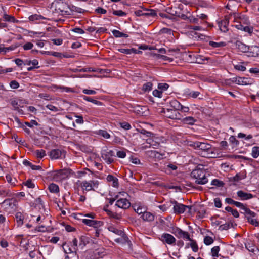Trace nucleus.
I'll return each mask as SVG.
<instances>
[{
  "instance_id": "obj_1",
  "label": "nucleus",
  "mask_w": 259,
  "mask_h": 259,
  "mask_svg": "<svg viewBox=\"0 0 259 259\" xmlns=\"http://www.w3.org/2000/svg\"><path fill=\"white\" fill-rule=\"evenodd\" d=\"M191 176L196 179L195 183L197 184L204 185L208 182L205 172L199 169L193 170L191 173Z\"/></svg>"
},
{
  "instance_id": "obj_2",
  "label": "nucleus",
  "mask_w": 259,
  "mask_h": 259,
  "mask_svg": "<svg viewBox=\"0 0 259 259\" xmlns=\"http://www.w3.org/2000/svg\"><path fill=\"white\" fill-rule=\"evenodd\" d=\"M55 10L62 15H70L71 11L69 5L63 2H58L56 4Z\"/></svg>"
},
{
  "instance_id": "obj_3",
  "label": "nucleus",
  "mask_w": 259,
  "mask_h": 259,
  "mask_svg": "<svg viewBox=\"0 0 259 259\" xmlns=\"http://www.w3.org/2000/svg\"><path fill=\"white\" fill-rule=\"evenodd\" d=\"M197 150L203 157H207L212 151L211 145L208 143L200 142Z\"/></svg>"
},
{
  "instance_id": "obj_4",
  "label": "nucleus",
  "mask_w": 259,
  "mask_h": 259,
  "mask_svg": "<svg viewBox=\"0 0 259 259\" xmlns=\"http://www.w3.org/2000/svg\"><path fill=\"white\" fill-rule=\"evenodd\" d=\"M170 202L174 204V212L176 214L183 213L185 211L186 208H189V210H191L192 208V206H188L179 203L176 200L171 201Z\"/></svg>"
},
{
  "instance_id": "obj_5",
  "label": "nucleus",
  "mask_w": 259,
  "mask_h": 259,
  "mask_svg": "<svg viewBox=\"0 0 259 259\" xmlns=\"http://www.w3.org/2000/svg\"><path fill=\"white\" fill-rule=\"evenodd\" d=\"M115 156L114 152L111 150H104L102 152L101 156L105 161L108 164L114 161L113 157Z\"/></svg>"
},
{
  "instance_id": "obj_6",
  "label": "nucleus",
  "mask_w": 259,
  "mask_h": 259,
  "mask_svg": "<svg viewBox=\"0 0 259 259\" xmlns=\"http://www.w3.org/2000/svg\"><path fill=\"white\" fill-rule=\"evenodd\" d=\"M160 239L163 243L171 245H175L176 241V238L172 235L166 233L161 235Z\"/></svg>"
},
{
  "instance_id": "obj_7",
  "label": "nucleus",
  "mask_w": 259,
  "mask_h": 259,
  "mask_svg": "<svg viewBox=\"0 0 259 259\" xmlns=\"http://www.w3.org/2000/svg\"><path fill=\"white\" fill-rule=\"evenodd\" d=\"M49 156L52 159H62L65 156V152L59 149H52L49 153Z\"/></svg>"
},
{
  "instance_id": "obj_8",
  "label": "nucleus",
  "mask_w": 259,
  "mask_h": 259,
  "mask_svg": "<svg viewBox=\"0 0 259 259\" xmlns=\"http://www.w3.org/2000/svg\"><path fill=\"white\" fill-rule=\"evenodd\" d=\"M82 222L86 225L93 227L95 228H98L103 225V222L100 221L84 219L82 220Z\"/></svg>"
},
{
  "instance_id": "obj_9",
  "label": "nucleus",
  "mask_w": 259,
  "mask_h": 259,
  "mask_svg": "<svg viewBox=\"0 0 259 259\" xmlns=\"http://www.w3.org/2000/svg\"><path fill=\"white\" fill-rule=\"evenodd\" d=\"M174 233L178 238H183V239H186L188 240H191L189 233L182 230L179 228H176L175 229Z\"/></svg>"
},
{
  "instance_id": "obj_10",
  "label": "nucleus",
  "mask_w": 259,
  "mask_h": 259,
  "mask_svg": "<svg viewBox=\"0 0 259 259\" xmlns=\"http://www.w3.org/2000/svg\"><path fill=\"white\" fill-rule=\"evenodd\" d=\"M115 205L120 208L125 209L130 207L131 203L127 199L122 198L116 201Z\"/></svg>"
},
{
  "instance_id": "obj_11",
  "label": "nucleus",
  "mask_w": 259,
  "mask_h": 259,
  "mask_svg": "<svg viewBox=\"0 0 259 259\" xmlns=\"http://www.w3.org/2000/svg\"><path fill=\"white\" fill-rule=\"evenodd\" d=\"M163 111L164 115L166 117L172 119L178 118V114L179 115V113L177 111L169 108H167L166 110Z\"/></svg>"
},
{
  "instance_id": "obj_12",
  "label": "nucleus",
  "mask_w": 259,
  "mask_h": 259,
  "mask_svg": "<svg viewBox=\"0 0 259 259\" xmlns=\"http://www.w3.org/2000/svg\"><path fill=\"white\" fill-rule=\"evenodd\" d=\"M229 23V17L225 16L223 20L219 23V27L221 31L225 32L228 31V25Z\"/></svg>"
},
{
  "instance_id": "obj_13",
  "label": "nucleus",
  "mask_w": 259,
  "mask_h": 259,
  "mask_svg": "<svg viewBox=\"0 0 259 259\" xmlns=\"http://www.w3.org/2000/svg\"><path fill=\"white\" fill-rule=\"evenodd\" d=\"M237 195L241 200H247L253 197L252 194L245 192L242 190L238 191L237 192Z\"/></svg>"
},
{
  "instance_id": "obj_14",
  "label": "nucleus",
  "mask_w": 259,
  "mask_h": 259,
  "mask_svg": "<svg viewBox=\"0 0 259 259\" xmlns=\"http://www.w3.org/2000/svg\"><path fill=\"white\" fill-rule=\"evenodd\" d=\"M108 229L109 231L113 232V233L117 234L119 236H120L121 237L123 238L124 240H125L126 238H127L125 235V234L123 231L118 229L117 228L114 227L113 226H109Z\"/></svg>"
},
{
  "instance_id": "obj_15",
  "label": "nucleus",
  "mask_w": 259,
  "mask_h": 259,
  "mask_svg": "<svg viewBox=\"0 0 259 259\" xmlns=\"http://www.w3.org/2000/svg\"><path fill=\"white\" fill-rule=\"evenodd\" d=\"M146 155L151 158H161L162 155L157 151L155 150H148L146 152Z\"/></svg>"
},
{
  "instance_id": "obj_16",
  "label": "nucleus",
  "mask_w": 259,
  "mask_h": 259,
  "mask_svg": "<svg viewBox=\"0 0 259 259\" xmlns=\"http://www.w3.org/2000/svg\"><path fill=\"white\" fill-rule=\"evenodd\" d=\"M248 56L256 57L259 55V47L256 46H252L249 47V50L248 52Z\"/></svg>"
},
{
  "instance_id": "obj_17",
  "label": "nucleus",
  "mask_w": 259,
  "mask_h": 259,
  "mask_svg": "<svg viewBox=\"0 0 259 259\" xmlns=\"http://www.w3.org/2000/svg\"><path fill=\"white\" fill-rule=\"evenodd\" d=\"M236 46L239 51L243 53H248V52L249 50V47L246 46V45L240 41L236 42Z\"/></svg>"
},
{
  "instance_id": "obj_18",
  "label": "nucleus",
  "mask_w": 259,
  "mask_h": 259,
  "mask_svg": "<svg viewBox=\"0 0 259 259\" xmlns=\"http://www.w3.org/2000/svg\"><path fill=\"white\" fill-rule=\"evenodd\" d=\"M141 218L144 221L152 222L154 220V215L147 211L143 213Z\"/></svg>"
},
{
  "instance_id": "obj_19",
  "label": "nucleus",
  "mask_w": 259,
  "mask_h": 259,
  "mask_svg": "<svg viewBox=\"0 0 259 259\" xmlns=\"http://www.w3.org/2000/svg\"><path fill=\"white\" fill-rule=\"evenodd\" d=\"M247 78L240 77H235L232 78V81L236 82L239 85H246L247 84Z\"/></svg>"
},
{
  "instance_id": "obj_20",
  "label": "nucleus",
  "mask_w": 259,
  "mask_h": 259,
  "mask_svg": "<svg viewBox=\"0 0 259 259\" xmlns=\"http://www.w3.org/2000/svg\"><path fill=\"white\" fill-rule=\"evenodd\" d=\"M19 45L18 44L12 45L9 47H0V53H6L9 51L14 50L16 48L18 47Z\"/></svg>"
},
{
  "instance_id": "obj_21",
  "label": "nucleus",
  "mask_w": 259,
  "mask_h": 259,
  "mask_svg": "<svg viewBox=\"0 0 259 259\" xmlns=\"http://www.w3.org/2000/svg\"><path fill=\"white\" fill-rule=\"evenodd\" d=\"M24 215L21 212H17L15 214V219L18 226H22L23 224Z\"/></svg>"
},
{
  "instance_id": "obj_22",
  "label": "nucleus",
  "mask_w": 259,
  "mask_h": 259,
  "mask_svg": "<svg viewBox=\"0 0 259 259\" xmlns=\"http://www.w3.org/2000/svg\"><path fill=\"white\" fill-rule=\"evenodd\" d=\"M243 176H241L239 174H237L235 176L229 178V181L233 185H235L236 182L243 179Z\"/></svg>"
},
{
  "instance_id": "obj_23",
  "label": "nucleus",
  "mask_w": 259,
  "mask_h": 259,
  "mask_svg": "<svg viewBox=\"0 0 259 259\" xmlns=\"http://www.w3.org/2000/svg\"><path fill=\"white\" fill-rule=\"evenodd\" d=\"M169 104L170 107L172 108V109L175 110L176 111L179 110L180 109V108H181V104L176 100H171Z\"/></svg>"
},
{
  "instance_id": "obj_24",
  "label": "nucleus",
  "mask_w": 259,
  "mask_h": 259,
  "mask_svg": "<svg viewBox=\"0 0 259 259\" xmlns=\"http://www.w3.org/2000/svg\"><path fill=\"white\" fill-rule=\"evenodd\" d=\"M69 9H70L71 13V15H73L74 13H83L85 12V10L82 8L77 7L73 5H69Z\"/></svg>"
},
{
  "instance_id": "obj_25",
  "label": "nucleus",
  "mask_w": 259,
  "mask_h": 259,
  "mask_svg": "<svg viewBox=\"0 0 259 259\" xmlns=\"http://www.w3.org/2000/svg\"><path fill=\"white\" fill-rule=\"evenodd\" d=\"M107 180L108 182H112V186L114 187H118V179L112 175H109L107 177Z\"/></svg>"
},
{
  "instance_id": "obj_26",
  "label": "nucleus",
  "mask_w": 259,
  "mask_h": 259,
  "mask_svg": "<svg viewBox=\"0 0 259 259\" xmlns=\"http://www.w3.org/2000/svg\"><path fill=\"white\" fill-rule=\"evenodd\" d=\"M44 19H47V18L44 17V16H42L41 15H38V14H36L30 15L29 17V20L30 21H39V20H44Z\"/></svg>"
},
{
  "instance_id": "obj_27",
  "label": "nucleus",
  "mask_w": 259,
  "mask_h": 259,
  "mask_svg": "<svg viewBox=\"0 0 259 259\" xmlns=\"http://www.w3.org/2000/svg\"><path fill=\"white\" fill-rule=\"evenodd\" d=\"M89 243L88 237L84 236H81L79 238V246L82 248L87 244Z\"/></svg>"
},
{
  "instance_id": "obj_28",
  "label": "nucleus",
  "mask_w": 259,
  "mask_h": 259,
  "mask_svg": "<svg viewBox=\"0 0 259 259\" xmlns=\"http://www.w3.org/2000/svg\"><path fill=\"white\" fill-rule=\"evenodd\" d=\"M112 32L113 35L115 37H117V38H119V37L127 38L128 37V35H127V34L121 32L117 30H113L112 31Z\"/></svg>"
},
{
  "instance_id": "obj_29",
  "label": "nucleus",
  "mask_w": 259,
  "mask_h": 259,
  "mask_svg": "<svg viewBox=\"0 0 259 259\" xmlns=\"http://www.w3.org/2000/svg\"><path fill=\"white\" fill-rule=\"evenodd\" d=\"M182 121L183 123L188 124L190 125H193L196 121V120L193 117L188 116L183 119Z\"/></svg>"
},
{
  "instance_id": "obj_30",
  "label": "nucleus",
  "mask_w": 259,
  "mask_h": 259,
  "mask_svg": "<svg viewBox=\"0 0 259 259\" xmlns=\"http://www.w3.org/2000/svg\"><path fill=\"white\" fill-rule=\"evenodd\" d=\"M81 187L83 190L87 191L92 190V185L90 184L89 181H83L81 184Z\"/></svg>"
},
{
  "instance_id": "obj_31",
  "label": "nucleus",
  "mask_w": 259,
  "mask_h": 259,
  "mask_svg": "<svg viewBox=\"0 0 259 259\" xmlns=\"http://www.w3.org/2000/svg\"><path fill=\"white\" fill-rule=\"evenodd\" d=\"M186 94L188 97L193 98H196L200 94V92L198 91H191L189 90L186 91Z\"/></svg>"
},
{
  "instance_id": "obj_32",
  "label": "nucleus",
  "mask_w": 259,
  "mask_h": 259,
  "mask_svg": "<svg viewBox=\"0 0 259 259\" xmlns=\"http://www.w3.org/2000/svg\"><path fill=\"white\" fill-rule=\"evenodd\" d=\"M3 18L5 21L10 22L17 23L18 22V20H16L14 16L6 14L4 15Z\"/></svg>"
},
{
  "instance_id": "obj_33",
  "label": "nucleus",
  "mask_w": 259,
  "mask_h": 259,
  "mask_svg": "<svg viewBox=\"0 0 259 259\" xmlns=\"http://www.w3.org/2000/svg\"><path fill=\"white\" fill-rule=\"evenodd\" d=\"M48 189L51 193H57L59 191L58 186L54 183L50 184L48 187Z\"/></svg>"
},
{
  "instance_id": "obj_34",
  "label": "nucleus",
  "mask_w": 259,
  "mask_h": 259,
  "mask_svg": "<svg viewBox=\"0 0 259 259\" xmlns=\"http://www.w3.org/2000/svg\"><path fill=\"white\" fill-rule=\"evenodd\" d=\"M245 247L249 252L254 254H255L256 251H258L257 247L251 243L246 244Z\"/></svg>"
},
{
  "instance_id": "obj_35",
  "label": "nucleus",
  "mask_w": 259,
  "mask_h": 259,
  "mask_svg": "<svg viewBox=\"0 0 259 259\" xmlns=\"http://www.w3.org/2000/svg\"><path fill=\"white\" fill-rule=\"evenodd\" d=\"M82 98L84 100L88 101V102H91L94 104H96L97 105H102V102H101L98 100H94L91 97H88L86 96H82Z\"/></svg>"
},
{
  "instance_id": "obj_36",
  "label": "nucleus",
  "mask_w": 259,
  "mask_h": 259,
  "mask_svg": "<svg viewBox=\"0 0 259 259\" xmlns=\"http://www.w3.org/2000/svg\"><path fill=\"white\" fill-rule=\"evenodd\" d=\"M209 45L212 48H216L224 47L226 45V44L224 42H216L213 41H210L209 42Z\"/></svg>"
},
{
  "instance_id": "obj_37",
  "label": "nucleus",
  "mask_w": 259,
  "mask_h": 259,
  "mask_svg": "<svg viewBox=\"0 0 259 259\" xmlns=\"http://www.w3.org/2000/svg\"><path fill=\"white\" fill-rule=\"evenodd\" d=\"M225 210L228 212H230L235 218H237L239 217V214L236 209H233L230 206H227L225 208Z\"/></svg>"
},
{
  "instance_id": "obj_38",
  "label": "nucleus",
  "mask_w": 259,
  "mask_h": 259,
  "mask_svg": "<svg viewBox=\"0 0 259 259\" xmlns=\"http://www.w3.org/2000/svg\"><path fill=\"white\" fill-rule=\"evenodd\" d=\"M153 84L151 82L144 83L142 87V90L144 92H149L152 89Z\"/></svg>"
},
{
  "instance_id": "obj_39",
  "label": "nucleus",
  "mask_w": 259,
  "mask_h": 259,
  "mask_svg": "<svg viewBox=\"0 0 259 259\" xmlns=\"http://www.w3.org/2000/svg\"><path fill=\"white\" fill-rule=\"evenodd\" d=\"M34 153L36 156L38 158H42L45 156H46V151L43 149L40 150H36Z\"/></svg>"
},
{
  "instance_id": "obj_40",
  "label": "nucleus",
  "mask_w": 259,
  "mask_h": 259,
  "mask_svg": "<svg viewBox=\"0 0 259 259\" xmlns=\"http://www.w3.org/2000/svg\"><path fill=\"white\" fill-rule=\"evenodd\" d=\"M211 184L217 187H221L224 186V183L218 179H213L211 183Z\"/></svg>"
},
{
  "instance_id": "obj_41",
  "label": "nucleus",
  "mask_w": 259,
  "mask_h": 259,
  "mask_svg": "<svg viewBox=\"0 0 259 259\" xmlns=\"http://www.w3.org/2000/svg\"><path fill=\"white\" fill-rule=\"evenodd\" d=\"M143 15L148 16L152 17H154L157 16V13L156 10L153 9L148 10L146 13H142Z\"/></svg>"
},
{
  "instance_id": "obj_42",
  "label": "nucleus",
  "mask_w": 259,
  "mask_h": 259,
  "mask_svg": "<svg viewBox=\"0 0 259 259\" xmlns=\"http://www.w3.org/2000/svg\"><path fill=\"white\" fill-rule=\"evenodd\" d=\"M251 155L254 158H256L259 156V147L254 146L252 148Z\"/></svg>"
},
{
  "instance_id": "obj_43",
  "label": "nucleus",
  "mask_w": 259,
  "mask_h": 259,
  "mask_svg": "<svg viewBox=\"0 0 259 259\" xmlns=\"http://www.w3.org/2000/svg\"><path fill=\"white\" fill-rule=\"evenodd\" d=\"M58 170L53 171L51 174V177L55 181H60V177Z\"/></svg>"
},
{
  "instance_id": "obj_44",
  "label": "nucleus",
  "mask_w": 259,
  "mask_h": 259,
  "mask_svg": "<svg viewBox=\"0 0 259 259\" xmlns=\"http://www.w3.org/2000/svg\"><path fill=\"white\" fill-rule=\"evenodd\" d=\"M190 241H191L190 245L191 247L192 248L193 251L195 252H197L198 250V245L197 244L196 242L192 239H191V240H190Z\"/></svg>"
},
{
  "instance_id": "obj_45",
  "label": "nucleus",
  "mask_w": 259,
  "mask_h": 259,
  "mask_svg": "<svg viewBox=\"0 0 259 259\" xmlns=\"http://www.w3.org/2000/svg\"><path fill=\"white\" fill-rule=\"evenodd\" d=\"M11 104L13 107L14 110L18 111L19 113H21V111H22V110L19 109L18 102L17 101L12 100L11 102Z\"/></svg>"
},
{
  "instance_id": "obj_46",
  "label": "nucleus",
  "mask_w": 259,
  "mask_h": 259,
  "mask_svg": "<svg viewBox=\"0 0 259 259\" xmlns=\"http://www.w3.org/2000/svg\"><path fill=\"white\" fill-rule=\"evenodd\" d=\"M169 87V85L166 83H159L158 84V88L162 91L167 90Z\"/></svg>"
},
{
  "instance_id": "obj_47",
  "label": "nucleus",
  "mask_w": 259,
  "mask_h": 259,
  "mask_svg": "<svg viewBox=\"0 0 259 259\" xmlns=\"http://www.w3.org/2000/svg\"><path fill=\"white\" fill-rule=\"evenodd\" d=\"M98 134L100 136H102L104 138L108 139L110 138V134L105 130H100L98 131Z\"/></svg>"
},
{
  "instance_id": "obj_48",
  "label": "nucleus",
  "mask_w": 259,
  "mask_h": 259,
  "mask_svg": "<svg viewBox=\"0 0 259 259\" xmlns=\"http://www.w3.org/2000/svg\"><path fill=\"white\" fill-rule=\"evenodd\" d=\"M220 251V247L218 246H214L211 249V254L212 256L217 257L218 256V253Z\"/></svg>"
},
{
  "instance_id": "obj_49",
  "label": "nucleus",
  "mask_w": 259,
  "mask_h": 259,
  "mask_svg": "<svg viewBox=\"0 0 259 259\" xmlns=\"http://www.w3.org/2000/svg\"><path fill=\"white\" fill-rule=\"evenodd\" d=\"M213 242V239L211 237L206 236L204 239V243L206 245H209Z\"/></svg>"
},
{
  "instance_id": "obj_50",
  "label": "nucleus",
  "mask_w": 259,
  "mask_h": 259,
  "mask_svg": "<svg viewBox=\"0 0 259 259\" xmlns=\"http://www.w3.org/2000/svg\"><path fill=\"white\" fill-rule=\"evenodd\" d=\"M229 142L233 145V146H237L239 144V141L234 136H231L229 139Z\"/></svg>"
},
{
  "instance_id": "obj_51",
  "label": "nucleus",
  "mask_w": 259,
  "mask_h": 259,
  "mask_svg": "<svg viewBox=\"0 0 259 259\" xmlns=\"http://www.w3.org/2000/svg\"><path fill=\"white\" fill-rule=\"evenodd\" d=\"M119 125L121 127L125 130H128L131 128V125H130V124L125 121L120 122Z\"/></svg>"
},
{
  "instance_id": "obj_52",
  "label": "nucleus",
  "mask_w": 259,
  "mask_h": 259,
  "mask_svg": "<svg viewBox=\"0 0 259 259\" xmlns=\"http://www.w3.org/2000/svg\"><path fill=\"white\" fill-rule=\"evenodd\" d=\"M7 181L12 185H15V182L17 181L16 179H13L12 176L10 175H8L6 176Z\"/></svg>"
},
{
  "instance_id": "obj_53",
  "label": "nucleus",
  "mask_w": 259,
  "mask_h": 259,
  "mask_svg": "<svg viewBox=\"0 0 259 259\" xmlns=\"http://www.w3.org/2000/svg\"><path fill=\"white\" fill-rule=\"evenodd\" d=\"M10 191L9 189H0V196L2 197H5L9 196Z\"/></svg>"
},
{
  "instance_id": "obj_54",
  "label": "nucleus",
  "mask_w": 259,
  "mask_h": 259,
  "mask_svg": "<svg viewBox=\"0 0 259 259\" xmlns=\"http://www.w3.org/2000/svg\"><path fill=\"white\" fill-rule=\"evenodd\" d=\"M243 31L248 32L250 35H251L253 33V27L249 25H246L244 26Z\"/></svg>"
},
{
  "instance_id": "obj_55",
  "label": "nucleus",
  "mask_w": 259,
  "mask_h": 259,
  "mask_svg": "<svg viewBox=\"0 0 259 259\" xmlns=\"http://www.w3.org/2000/svg\"><path fill=\"white\" fill-rule=\"evenodd\" d=\"M199 142H198V141H196V142L190 141L188 143V145L191 147L194 148L195 149H196L197 150L198 149V147Z\"/></svg>"
},
{
  "instance_id": "obj_56",
  "label": "nucleus",
  "mask_w": 259,
  "mask_h": 259,
  "mask_svg": "<svg viewBox=\"0 0 259 259\" xmlns=\"http://www.w3.org/2000/svg\"><path fill=\"white\" fill-rule=\"evenodd\" d=\"M238 137L239 138H245L246 140H249L252 138V136L251 135L246 136L245 134L239 133L238 134Z\"/></svg>"
},
{
  "instance_id": "obj_57",
  "label": "nucleus",
  "mask_w": 259,
  "mask_h": 259,
  "mask_svg": "<svg viewBox=\"0 0 259 259\" xmlns=\"http://www.w3.org/2000/svg\"><path fill=\"white\" fill-rule=\"evenodd\" d=\"M113 14L118 16H124L126 15V13L122 10H115L113 12Z\"/></svg>"
},
{
  "instance_id": "obj_58",
  "label": "nucleus",
  "mask_w": 259,
  "mask_h": 259,
  "mask_svg": "<svg viewBox=\"0 0 259 259\" xmlns=\"http://www.w3.org/2000/svg\"><path fill=\"white\" fill-rule=\"evenodd\" d=\"M25 124L30 127H32L34 125L37 126L38 123L36 120H31L29 122H25Z\"/></svg>"
},
{
  "instance_id": "obj_59",
  "label": "nucleus",
  "mask_w": 259,
  "mask_h": 259,
  "mask_svg": "<svg viewBox=\"0 0 259 259\" xmlns=\"http://www.w3.org/2000/svg\"><path fill=\"white\" fill-rule=\"evenodd\" d=\"M166 11L171 14L173 16H177L179 11H177V10H175L170 8H168L166 9Z\"/></svg>"
},
{
  "instance_id": "obj_60",
  "label": "nucleus",
  "mask_w": 259,
  "mask_h": 259,
  "mask_svg": "<svg viewBox=\"0 0 259 259\" xmlns=\"http://www.w3.org/2000/svg\"><path fill=\"white\" fill-rule=\"evenodd\" d=\"M23 47L24 50H29L32 49L33 44L30 42H28L26 43Z\"/></svg>"
},
{
  "instance_id": "obj_61",
  "label": "nucleus",
  "mask_w": 259,
  "mask_h": 259,
  "mask_svg": "<svg viewBox=\"0 0 259 259\" xmlns=\"http://www.w3.org/2000/svg\"><path fill=\"white\" fill-rule=\"evenodd\" d=\"M214 203L215 207L217 208H221L222 207V202L219 198H215L214 199Z\"/></svg>"
},
{
  "instance_id": "obj_62",
  "label": "nucleus",
  "mask_w": 259,
  "mask_h": 259,
  "mask_svg": "<svg viewBox=\"0 0 259 259\" xmlns=\"http://www.w3.org/2000/svg\"><path fill=\"white\" fill-rule=\"evenodd\" d=\"M35 231L37 232H44L47 231V228L44 225H40L35 228Z\"/></svg>"
},
{
  "instance_id": "obj_63",
  "label": "nucleus",
  "mask_w": 259,
  "mask_h": 259,
  "mask_svg": "<svg viewBox=\"0 0 259 259\" xmlns=\"http://www.w3.org/2000/svg\"><path fill=\"white\" fill-rule=\"evenodd\" d=\"M10 85L11 88L14 89H17V88H19V83L17 81L13 80V81L10 82Z\"/></svg>"
},
{
  "instance_id": "obj_64",
  "label": "nucleus",
  "mask_w": 259,
  "mask_h": 259,
  "mask_svg": "<svg viewBox=\"0 0 259 259\" xmlns=\"http://www.w3.org/2000/svg\"><path fill=\"white\" fill-rule=\"evenodd\" d=\"M152 94L156 97L161 98L162 96V92L157 90H154Z\"/></svg>"
}]
</instances>
